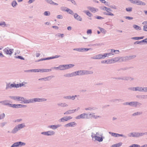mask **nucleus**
<instances>
[{"mask_svg":"<svg viewBox=\"0 0 147 147\" xmlns=\"http://www.w3.org/2000/svg\"><path fill=\"white\" fill-rule=\"evenodd\" d=\"M17 58H19L21 59H24L23 58L21 57V56H18L17 57Z\"/></svg>","mask_w":147,"mask_h":147,"instance_id":"0e129e2a","label":"nucleus"},{"mask_svg":"<svg viewBox=\"0 0 147 147\" xmlns=\"http://www.w3.org/2000/svg\"><path fill=\"white\" fill-rule=\"evenodd\" d=\"M9 105L10 107H12L13 108H19L18 104L12 105V104H9Z\"/></svg>","mask_w":147,"mask_h":147,"instance_id":"412c9836","label":"nucleus"},{"mask_svg":"<svg viewBox=\"0 0 147 147\" xmlns=\"http://www.w3.org/2000/svg\"><path fill=\"white\" fill-rule=\"evenodd\" d=\"M52 27L54 28H55V29H58V27L56 26H52Z\"/></svg>","mask_w":147,"mask_h":147,"instance_id":"680f3d73","label":"nucleus"},{"mask_svg":"<svg viewBox=\"0 0 147 147\" xmlns=\"http://www.w3.org/2000/svg\"><path fill=\"white\" fill-rule=\"evenodd\" d=\"M15 87L16 88H18L20 87L19 84H15Z\"/></svg>","mask_w":147,"mask_h":147,"instance_id":"4d7b16f0","label":"nucleus"},{"mask_svg":"<svg viewBox=\"0 0 147 147\" xmlns=\"http://www.w3.org/2000/svg\"><path fill=\"white\" fill-rule=\"evenodd\" d=\"M66 11L71 14H72L73 13V11L71 10L68 8L66 9Z\"/></svg>","mask_w":147,"mask_h":147,"instance_id":"bb28decb","label":"nucleus"},{"mask_svg":"<svg viewBox=\"0 0 147 147\" xmlns=\"http://www.w3.org/2000/svg\"><path fill=\"white\" fill-rule=\"evenodd\" d=\"M84 12L86 13V14L89 17L92 16V14L91 13L88 11H84Z\"/></svg>","mask_w":147,"mask_h":147,"instance_id":"aec40b11","label":"nucleus"},{"mask_svg":"<svg viewBox=\"0 0 147 147\" xmlns=\"http://www.w3.org/2000/svg\"><path fill=\"white\" fill-rule=\"evenodd\" d=\"M129 147H140V146L137 144H134L130 146Z\"/></svg>","mask_w":147,"mask_h":147,"instance_id":"4c0bfd02","label":"nucleus"},{"mask_svg":"<svg viewBox=\"0 0 147 147\" xmlns=\"http://www.w3.org/2000/svg\"><path fill=\"white\" fill-rule=\"evenodd\" d=\"M143 30L145 31H147V26L145 25L144 26Z\"/></svg>","mask_w":147,"mask_h":147,"instance_id":"49530a36","label":"nucleus"},{"mask_svg":"<svg viewBox=\"0 0 147 147\" xmlns=\"http://www.w3.org/2000/svg\"><path fill=\"white\" fill-rule=\"evenodd\" d=\"M76 125V123L75 122H71L66 124L65 125V126L66 127H73L74 126V125Z\"/></svg>","mask_w":147,"mask_h":147,"instance_id":"9b49d317","label":"nucleus"},{"mask_svg":"<svg viewBox=\"0 0 147 147\" xmlns=\"http://www.w3.org/2000/svg\"><path fill=\"white\" fill-rule=\"evenodd\" d=\"M82 52L84 51H87L89 50L90 49H86V48H82Z\"/></svg>","mask_w":147,"mask_h":147,"instance_id":"603ef678","label":"nucleus"},{"mask_svg":"<svg viewBox=\"0 0 147 147\" xmlns=\"http://www.w3.org/2000/svg\"><path fill=\"white\" fill-rule=\"evenodd\" d=\"M74 16L75 18L78 20L81 21L82 20V18L76 13H75Z\"/></svg>","mask_w":147,"mask_h":147,"instance_id":"ddd939ff","label":"nucleus"},{"mask_svg":"<svg viewBox=\"0 0 147 147\" xmlns=\"http://www.w3.org/2000/svg\"><path fill=\"white\" fill-rule=\"evenodd\" d=\"M111 51L112 52H115V51H117L118 52H119V51L118 50H113V49H112L111 50Z\"/></svg>","mask_w":147,"mask_h":147,"instance_id":"bf43d9fd","label":"nucleus"},{"mask_svg":"<svg viewBox=\"0 0 147 147\" xmlns=\"http://www.w3.org/2000/svg\"><path fill=\"white\" fill-rule=\"evenodd\" d=\"M137 135L136 133L134 134L133 133H131L130 134V135L129 136L130 137L132 136V137H134L137 136Z\"/></svg>","mask_w":147,"mask_h":147,"instance_id":"f704fd0d","label":"nucleus"},{"mask_svg":"<svg viewBox=\"0 0 147 147\" xmlns=\"http://www.w3.org/2000/svg\"><path fill=\"white\" fill-rule=\"evenodd\" d=\"M133 90L134 91H140L147 92V88H142L141 87H137L134 88H133Z\"/></svg>","mask_w":147,"mask_h":147,"instance_id":"20e7f679","label":"nucleus"},{"mask_svg":"<svg viewBox=\"0 0 147 147\" xmlns=\"http://www.w3.org/2000/svg\"><path fill=\"white\" fill-rule=\"evenodd\" d=\"M67 98L69 99H72L73 100H74L75 99L74 96H68L67 97Z\"/></svg>","mask_w":147,"mask_h":147,"instance_id":"79ce46f5","label":"nucleus"},{"mask_svg":"<svg viewBox=\"0 0 147 147\" xmlns=\"http://www.w3.org/2000/svg\"><path fill=\"white\" fill-rule=\"evenodd\" d=\"M140 114H141V113H138V112L136 113H134L133 114V115H140Z\"/></svg>","mask_w":147,"mask_h":147,"instance_id":"5fc2aeb1","label":"nucleus"},{"mask_svg":"<svg viewBox=\"0 0 147 147\" xmlns=\"http://www.w3.org/2000/svg\"><path fill=\"white\" fill-rule=\"evenodd\" d=\"M110 134H111V135L113 136H115L116 137H118V135H119L118 134L115 133H110L109 132Z\"/></svg>","mask_w":147,"mask_h":147,"instance_id":"c756f323","label":"nucleus"},{"mask_svg":"<svg viewBox=\"0 0 147 147\" xmlns=\"http://www.w3.org/2000/svg\"><path fill=\"white\" fill-rule=\"evenodd\" d=\"M47 2L48 3H49L51 4H53V3H54V2L51 0H50V1L47 0Z\"/></svg>","mask_w":147,"mask_h":147,"instance_id":"09e8293b","label":"nucleus"},{"mask_svg":"<svg viewBox=\"0 0 147 147\" xmlns=\"http://www.w3.org/2000/svg\"><path fill=\"white\" fill-rule=\"evenodd\" d=\"M97 57L96 58V59H101L103 58L102 55L99 54L96 56Z\"/></svg>","mask_w":147,"mask_h":147,"instance_id":"c85d7f7f","label":"nucleus"},{"mask_svg":"<svg viewBox=\"0 0 147 147\" xmlns=\"http://www.w3.org/2000/svg\"><path fill=\"white\" fill-rule=\"evenodd\" d=\"M64 67L63 65H60L58 67H55L54 68L55 69H59L60 70H64Z\"/></svg>","mask_w":147,"mask_h":147,"instance_id":"a211bd4d","label":"nucleus"},{"mask_svg":"<svg viewBox=\"0 0 147 147\" xmlns=\"http://www.w3.org/2000/svg\"><path fill=\"white\" fill-rule=\"evenodd\" d=\"M126 104L131 105V106H136L137 105V102H131L128 103H127Z\"/></svg>","mask_w":147,"mask_h":147,"instance_id":"a878e982","label":"nucleus"},{"mask_svg":"<svg viewBox=\"0 0 147 147\" xmlns=\"http://www.w3.org/2000/svg\"><path fill=\"white\" fill-rule=\"evenodd\" d=\"M74 50H76L79 52H82V48H77V49H74Z\"/></svg>","mask_w":147,"mask_h":147,"instance_id":"7c9ffc66","label":"nucleus"},{"mask_svg":"<svg viewBox=\"0 0 147 147\" xmlns=\"http://www.w3.org/2000/svg\"><path fill=\"white\" fill-rule=\"evenodd\" d=\"M45 100V99H41L39 98H34L33 100H32V102H33V101L34 102H41Z\"/></svg>","mask_w":147,"mask_h":147,"instance_id":"4468645a","label":"nucleus"},{"mask_svg":"<svg viewBox=\"0 0 147 147\" xmlns=\"http://www.w3.org/2000/svg\"><path fill=\"white\" fill-rule=\"evenodd\" d=\"M96 18L98 19H103V18L102 17L100 16H99L97 17H96Z\"/></svg>","mask_w":147,"mask_h":147,"instance_id":"69168bd1","label":"nucleus"},{"mask_svg":"<svg viewBox=\"0 0 147 147\" xmlns=\"http://www.w3.org/2000/svg\"><path fill=\"white\" fill-rule=\"evenodd\" d=\"M136 3L137 4V5H145V4L144 3L140 1H138V0H137L136 1Z\"/></svg>","mask_w":147,"mask_h":147,"instance_id":"f3484780","label":"nucleus"},{"mask_svg":"<svg viewBox=\"0 0 147 147\" xmlns=\"http://www.w3.org/2000/svg\"><path fill=\"white\" fill-rule=\"evenodd\" d=\"M50 14V12L48 11H46L44 13V15L46 16L49 15Z\"/></svg>","mask_w":147,"mask_h":147,"instance_id":"2f4dec72","label":"nucleus"},{"mask_svg":"<svg viewBox=\"0 0 147 147\" xmlns=\"http://www.w3.org/2000/svg\"><path fill=\"white\" fill-rule=\"evenodd\" d=\"M59 57V56H58L56 55L55 56H54V57H50V59H54V58H57L58 57Z\"/></svg>","mask_w":147,"mask_h":147,"instance_id":"864d4df0","label":"nucleus"},{"mask_svg":"<svg viewBox=\"0 0 147 147\" xmlns=\"http://www.w3.org/2000/svg\"><path fill=\"white\" fill-rule=\"evenodd\" d=\"M42 134L47 136V131L42 132Z\"/></svg>","mask_w":147,"mask_h":147,"instance_id":"13d9d810","label":"nucleus"},{"mask_svg":"<svg viewBox=\"0 0 147 147\" xmlns=\"http://www.w3.org/2000/svg\"><path fill=\"white\" fill-rule=\"evenodd\" d=\"M64 67V70L70 68L74 66V65L72 64H69V65H63Z\"/></svg>","mask_w":147,"mask_h":147,"instance_id":"9d476101","label":"nucleus"},{"mask_svg":"<svg viewBox=\"0 0 147 147\" xmlns=\"http://www.w3.org/2000/svg\"><path fill=\"white\" fill-rule=\"evenodd\" d=\"M18 101H21V103H28L31 102H32V100H26V99H25L24 98L21 97H18Z\"/></svg>","mask_w":147,"mask_h":147,"instance_id":"7ed1b4c3","label":"nucleus"},{"mask_svg":"<svg viewBox=\"0 0 147 147\" xmlns=\"http://www.w3.org/2000/svg\"><path fill=\"white\" fill-rule=\"evenodd\" d=\"M137 0H131V1L134 3H136V1Z\"/></svg>","mask_w":147,"mask_h":147,"instance_id":"e2e57ef3","label":"nucleus"},{"mask_svg":"<svg viewBox=\"0 0 147 147\" xmlns=\"http://www.w3.org/2000/svg\"><path fill=\"white\" fill-rule=\"evenodd\" d=\"M115 144V145L117 147H119L122 144V143L121 142H120L119 143L116 144Z\"/></svg>","mask_w":147,"mask_h":147,"instance_id":"a19ab883","label":"nucleus"},{"mask_svg":"<svg viewBox=\"0 0 147 147\" xmlns=\"http://www.w3.org/2000/svg\"><path fill=\"white\" fill-rule=\"evenodd\" d=\"M106 15L108 16H114V14L112 13H111L110 12L109 13H107L106 14Z\"/></svg>","mask_w":147,"mask_h":147,"instance_id":"37998d69","label":"nucleus"},{"mask_svg":"<svg viewBox=\"0 0 147 147\" xmlns=\"http://www.w3.org/2000/svg\"><path fill=\"white\" fill-rule=\"evenodd\" d=\"M31 71L32 72H39V69H33L32 70H31Z\"/></svg>","mask_w":147,"mask_h":147,"instance_id":"e433bc0d","label":"nucleus"},{"mask_svg":"<svg viewBox=\"0 0 147 147\" xmlns=\"http://www.w3.org/2000/svg\"><path fill=\"white\" fill-rule=\"evenodd\" d=\"M88 73V72L87 71H79L69 74V76L70 77H71L76 75H82L85 74H87Z\"/></svg>","mask_w":147,"mask_h":147,"instance_id":"f257e3e1","label":"nucleus"},{"mask_svg":"<svg viewBox=\"0 0 147 147\" xmlns=\"http://www.w3.org/2000/svg\"><path fill=\"white\" fill-rule=\"evenodd\" d=\"M111 54V53H105L103 55H102V56H103V58H104L107 57L108 56V55H110V54Z\"/></svg>","mask_w":147,"mask_h":147,"instance_id":"72a5a7b5","label":"nucleus"},{"mask_svg":"<svg viewBox=\"0 0 147 147\" xmlns=\"http://www.w3.org/2000/svg\"><path fill=\"white\" fill-rule=\"evenodd\" d=\"M75 110H69L68 111H67V112H66L64 114H67V113L69 114V113H73L75 111Z\"/></svg>","mask_w":147,"mask_h":147,"instance_id":"cd10ccee","label":"nucleus"},{"mask_svg":"<svg viewBox=\"0 0 147 147\" xmlns=\"http://www.w3.org/2000/svg\"><path fill=\"white\" fill-rule=\"evenodd\" d=\"M103 9L104 10H106V11H108V10H109L110 9L109 8H107L105 7H104L103 8Z\"/></svg>","mask_w":147,"mask_h":147,"instance_id":"8fccbe9b","label":"nucleus"},{"mask_svg":"<svg viewBox=\"0 0 147 147\" xmlns=\"http://www.w3.org/2000/svg\"><path fill=\"white\" fill-rule=\"evenodd\" d=\"M92 32V30L91 29L88 30L87 31V33L88 34H91Z\"/></svg>","mask_w":147,"mask_h":147,"instance_id":"c03bdc74","label":"nucleus"},{"mask_svg":"<svg viewBox=\"0 0 147 147\" xmlns=\"http://www.w3.org/2000/svg\"><path fill=\"white\" fill-rule=\"evenodd\" d=\"M59 126L58 125H51L49 127L53 129H55L57 128Z\"/></svg>","mask_w":147,"mask_h":147,"instance_id":"b1692460","label":"nucleus"},{"mask_svg":"<svg viewBox=\"0 0 147 147\" xmlns=\"http://www.w3.org/2000/svg\"><path fill=\"white\" fill-rule=\"evenodd\" d=\"M18 96H12L11 97V98L14 100H18Z\"/></svg>","mask_w":147,"mask_h":147,"instance_id":"58836bf2","label":"nucleus"},{"mask_svg":"<svg viewBox=\"0 0 147 147\" xmlns=\"http://www.w3.org/2000/svg\"><path fill=\"white\" fill-rule=\"evenodd\" d=\"M24 126L25 125L23 124L19 125L13 130L12 131V132L13 133H15L18 130H19L20 129L24 127Z\"/></svg>","mask_w":147,"mask_h":147,"instance_id":"423d86ee","label":"nucleus"},{"mask_svg":"<svg viewBox=\"0 0 147 147\" xmlns=\"http://www.w3.org/2000/svg\"><path fill=\"white\" fill-rule=\"evenodd\" d=\"M16 5H17V3L16 1H14L12 2V5L13 7H14L16 6Z\"/></svg>","mask_w":147,"mask_h":147,"instance_id":"ea45409f","label":"nucleus"},{"mask_svg":"<svg viewBox=\"0 0 147 147\" xmlns=\"http://www.w3.org/2000/svg\"><path fill=\"white\" fill-rule=\"evenodd\" d=\"M94 138L96 140L99 142H101L103 140L102 138V137L97 136H95L94 137Z\"/></svg>","mask_w":147,"mask_h":147,"instance_id":"dca6fc26","label":"nucleus"},{"mask_svg":"<svg viewBox=\"0 0 147 147\" xmlns=\"http://www.w3.org/2000/svg\"><path fill=\"white\" fill-rule=\"evenodd\" d=\"M126 10L127 11H130L132 10V8L131 7L127 8Z\"/></svg>","mask_w":147,"mask_h":147,"instance_id":"de8ad7c7","label":"nucleus"},{"mask_svg":"<svg viewBox=\"0 0 147 147\" xmlns=\"http://www.w3.org/2000/svg\"><path fill=\"white\" fill-rule=\"evenodd\" d=\"M133 27L136 30H141L140 27L136 25H134L133 26Z\"/></svg>","mask_w":147,"mask_h":147,"instance_id":"4be33fe9","label":"nucleus"},{"mask_svg":"<svg viewBox=\"0 0 147 147\" xmlns=\"http://www.w3.org/2000/svg\"><path fill=\"white\" fill-rule=\"evenodd\" d=\"M0 102L3 105H9L10 104L8 103L7 101H1Z\"/></svg>","mask_w":147,"mask_h":147,"instance_id":"393cba45","label":"nucleus"},{"mask_svg":"<svg viewBox=\"0 0 147 147\" xmlns=\"http://www.w3.org/2000/svg\"><path fill=\"white\" fill-rule=\"evenodd\" d=\"M119 60L118 57H116L111 59H108L107 60H104L102 61V63H112L118 61Z\"/></svg>","mask_w":147,"mask_h":147,"instance_id":"f03ea898","label":"nucleus"},{"mask_svg":"<svg viewBox=\"0 0 147 147\" xmlns=\"http://www.w3.org/2000/svg\"><path fill=\"white\" fill-rule=\"evenodd\" d=\"M57 18L58 19H62V16L61 15H58L57 16Z\"/></svg>","mask_w":147,"mask_h":147,"instance_id":"6e6d98bb","label":"nucleus"},{"mask_svg":"<svg viewBox=\"0 0 147 147\" xmlns=\"http://www.w3.org/2000/svg\"><path fill=\"white\" fill-rule=\"evenodd\" d=\"M87 8L91 12L94 13L96 12L98 10V9H97L90 6L87 7Z\"/></svg>","mask_w":147,"mask_h":147,"instance_id":"6e6552de","label":"nucleus"},{"mask_svg":"<svg viewBox=\"0 0 147 147\" xmlns=\"http://www.w3.org/2000/svg\"><path fill=\"white\" fill-rule=\"evenodd\" d=\"M72 118L70 116L66 117H64L63 118L61 119V121H62L63 122L64 121H67V120L71 119Z\"/></svg>","mask_w":147,"mask_h":147,"instance_id":"2eb2a0df","label":"nucleus"},{"mask_svg":"<svg viewBox=\"0 0 147 147\" xmlns=\"http://www.w3.org/2000/svg\"><path fill=\"white\" fill-rule=\"evenodd\" d=\"M54 132L52 131H47V136H50L54 134Z\"/></svg>","mask_w":147,"mask_h":147,"instance_id":"5701e85b","label":"nucleus"},{"mask_svg":"<svg viewBox=\"0 0 147 147\" xmlns=\"http://www.w3.org/2000/svg\"><path fill=\"white\" fill-rule=\"evenodd\" d=\"M125 18L126 19H128L129 20H132L133 18L132 17H130L129 16H126Z\"/></svg>","mask_w":147,"mask_h":147,"instance_id":"3c124183","label":"nucleus"},{"mask_svg":"<svg viewBox=\"0 0 147 147\" xmlns=\"http://www.w3.org/2000/svg\"><path fill=\"white\" fill-rule=\"evenodd\" d=\"M51 71V69H39V72H49Z\"/></svg>","mask_w":147,"mask_h":147,"instance_id":"f8f14e48","label":"nucleus"},{"mask_svg":"<svg viewBox=\"0 0 147 147\" xmlns=\"http://www.w3.org/2000/svg\"><path fill=\"white\" fill-rule=\"evenodd\" d=\"M51 76L48 77L46 78H42L39 79V80H48V78Z\"/></svg>","mask_w":147,"mask_h":147,"instance_id":"473e14b6","label":"nucleus"},{"mask_svg":"<svg viewBox=\"0 0 147 147\" xmlns=\"http://www.w3.org/2000/svg\"><path fill=\"white\" fill-rule=\"evenodd\" d=\"M15 84H11V85H9V84H7V85L6 88H11L13 87H15Z\"/></svg>","mask_w":147,"mask_h":147,"instance_id":"6ab92c4d","label":"nucleus"},{"mask_svg":"<svg viewBox=\"0 0 147 147\" xmlns=\"http://www.w3.org/2000/svg\"><path fill=\"white\" fill-rule=\"evenodd\" d=\"M142 42H147V38L145 39H144L142 40Z\"/></svg>","mask_w":147,"mask_h":147,"instance_id":"338daca9","label":"nucleus"},{"mask_svg":"<svg viewBox=\"0 0 147 147\" xmlns=\"http://www.w3.org/2000/svg\"><path fill=\"white\" fill-rule=\"evenodd\" d=\"M5 116V115L4 114H3L0 115V119L3 118Z\"/></svg>","mask_w":147,"mask_h":147,"instance_id":"a18cd8bd","label":"nucleus"},{"mask_svg":"<svg viewBox=\"0 0 147 147\" xmlns=\"http://www.w3.org/2000/svg\"><path fill=\"white\" fill-rule=\"evenodd\" d=\"M70 1H71V2L74 4H76V3L74 0H70Z\"/></svg>","mask_w":147,"mask_h":147,"instance_id":"774afa93","label":"nucleus"},{"mask_svg":"<svg viewBox=\"0 0 147 147\" xmlns=\"http://www.w3.org/2000/svg\"><path fill=\"white\" fill-rule=\"evenodd\" d=\"M25 144V143H23L21 142H17L14 143L13 145L11 146V147H18L20 145L23 146Z\"/></svg>","mask_w":147,"mask_h":147,"instance_id":"0eeeda50","label":"nucleus"},{"mask_svg":"<svg viewBox=\"0 0 147 147\" xmlns=\"http://www.w3.org/2000/svg\"><path fill=\"white\" fill-rule=\"evenodd\" d=\"M87 117V115L83 113L79 116H78L77 117V119H80V118H85Z\"/></svg>","mask_w":147,"mask_h":147,"instance_id":"1a4fd4ad","label":"nucleus"},{"mask_svg":"<svg viewBox=\"0 0 147 147\" xmlns=\"http://www.w3.org/2000/svg\"><path fill=\"white\" fill-rule=\"evenodd\" d=\"M4 25H5V22H0V26H2Z\"/></svg>","mask_w":147,"mask_h":147,"instance_id":"052dcab7","label":"nucleus"},{"mask_svg":"<svg viewBox=\"0 0 147 147\" xmlns=\"http://www.w3.org/2000/svg\"><path fill=\"white\" fill-rule=\"evenodd\" d=\"M99 29L101 32L104 33H106V31L104 29L100 27L99 28Z\"/></svg>","mask_w":147,"mask_h":147,"instance_id":"c9c22d12","label":"nucleus"},{"mask_svg":"<svg viewBox=\"0 0 147 147\" xmlns=\"http://www.w3.org/2000/svg\"><path fill=\"white\" fill-rule=\"evenodd\" d=\"M6 54L11 55L13 52V49H9L8 47L5 48L3 50Z\"/></svg>","mask_w":147,"mask_h":147,"instance_id":"39448f33","label":"nucleus"}]
</instances>
